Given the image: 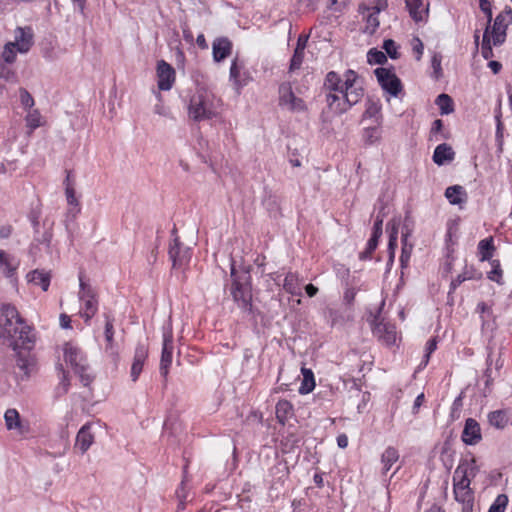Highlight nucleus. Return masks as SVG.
<instances>
[{"label":"nucleus","instance_id":"f257e3e1","mask_svg":"<svg viewBox=\"0 0 512 512\" xmlns=\"http://www.w3.org/2000/svg\"><path fill=\"white\" fill-rule=\"evenodd\" d=\"M3 338L7 339L9 346L14 351H18L16 366L19 372H16L17 376L21 380L28 379L35 367V361L29 353L36 340L33 328L23 319L12 328L11 335H5Z\"/></svg>","mask_w":512,"mask_h":512},{"label":"nucleus","instance_id":"f03ea898","mask_svg":"<svg viewBox=\"0 0 512 512\" xmlns=\"http://www.w3.org/2000/svg\"><path fill=\"white\" fill-rule=\"evenodd\" d=\"M231 277V295L234 302L244 313L251 314L253 305L250 273L248 271L237 272L232 264Z\"/></svg>","mask_w":512,"mask_h":512},{"label":"nucleus","instance_id":"7ed1b4c3","mask_svg":"<svg viewBox=\"0 0 512 512\" xmlns=\"http://www.w3.org/2000/svg\"><path fill=\"white\" fill-rule=\"evenodd\" d=\"M364 96L363 80L354 70L345 72V89L342 94V103L336 107V113L343 114L356 105Z\"/></svg>","mask_w":512,"mask_h":512},{"label":"nucleus","instance_id":"20e7f679","mask_svg":"<svg viewBox=\"0 0 512 512\" xmlns=\"http://www.w3.org/2000/svg\"><path fill=\"white\" fill-rule=\"evenodd\" d=\"M455 502L461 505V512L474 511V495L470 489V480L466 476V469L458 467L453 476Z\"/></svg>","mask_w":512,"mask_h":512},{"label":"nucleus","instance_id":"39448f33","mask_svg":"<svg viewBox=\"0 0 512 512\" xmlns=\"http://www.w3.org/2000/svg\"><path fill=\"white\" fill-rule=\"evenodd\" d=\"M189 118L196 122L212 119L216 116L211 96L206 92H199L190 99L188 107Z\"/></svg>","mask_w":512,"mask_h":512},{"label":"nucleus","instance_id":"423d86ee","mask_svg":"<svg viewBox=\"0 0 512 512\" xmlns=\"http://www.w3.org/2000/svg\"><path fill=\"white\" fill-rule=\"evenodd\" d=\"M64 358L66 363H69L74 372L79 376L82 384L88 386L92 382L93 377L87 372L89 367L81 351L72 344L66 343L64 345Z\"/></svg>","mask_w":512,"mask_h":512},{"label":"nucleus","instance_id":"0eeeda50","mask_svg":"<svg viewBox=\"0 0 512 512\" xmlns=\"http://www.w3.org/2000/svg\"><path fill=\"white\" fill-rule=\"evenodd\" d=\"M511 23L512 10L510 8L496 16L491 30L489 29V36L494 46H500L505 42L506 30Z\"/></svg>","mask_w":512,"mask_h":512},{"label":"nucleus","instance_id":"6e6552de","mask_svg":"<svg viewBox=\"0 0 512 512\" xmlns=\"http://www.w3.org/2000/svg\"><path fill=\"white\" fill-rule=\"evenodd\" d=\"M173 331L171 321L163 326V347L160 360V373L166 378L169 373V367L172 363L173 354Z\"/></svg>","mask_w":512,"mask_h":512},{"label":"nucleus","instance_id":"1a4fd4ad","mask_svg":"<svg viewBox=\"0 0 512 512\" xmlns=\"http://www.w3.org/2000/svg\"><path fill=\"white\" fill-rule=\"evenodd\" d=\"M22 320L15 306L2 304L0 306V337L11 335L12 328Z\"/></svg>","mask_w":512,"mask_h":512},{"label":"nucleus","instance_id":"9d476101","mask_svg":"<svg viewBox=\"0 0 512 512\" xmlns=\"http://www.w3.org/2000/svg\"><path fill=\"white\" fill-rule=\"evenodd\" d=\"M374 73L382 89L390 95L396 97L401 92V81L391 70L380 67L377 68Z\"/></svg>","mask_w":512,"mask_h":512},{"label":"nucleus","instance_id":"9b49d317","mask_svg":"<svg viewBox=\"0 0 512 512\" xmlns=\"http://www.w3.org/2000/svg\"><path fill=\"white\" fill-rule=\"evenodd\" d=\"M169 258L173 268H181L187 265L191 259V249L185 247L178 236H175L169 245Z\"/></svg>","mask_w":512,"mask_h":512},{"label":"nucleus","instance_id":"f8f14e48","mask_svg":"<svg viewBox=\"0 0 512 512\" xmlns=\"http://www.w3.org/2000/svg\"><path fill=\"white\" fill-rule=\"evenodd\" d=\"M279 105L286 106L292 112H301L306 110V105L301 98L293 93L290 83H282L279 86Z\"/></svg>","mask_w":512,"mask_h":512},{"label":"nucleus","instance_id":"ddd939ff","mask_svg":"<svg viewBox=\"0 0 512 512\" xmlns=\"http://www.w3.org/2000/svg\"><path fill=\"white\" fill-rule=\"evenodd\" d=\"M15 40L11 43L21 54L27 53L34 44V33L31 27H17L14 31Z\"/></svg>","mask_w":512,"mask_h":512},{"label":"nucleus","instance_id":"4468645a","mask_svg":"<svg viewBox=\"0 0 512 512\" xmlns=\"http://www.w3.org/2000/svg\"><path fill=\"white\" fill-rule=\"evenodd\" d=\"M157 77L158 88L163 91L170 90L175 81V70L167 62L160 60L157 63Z\"/></svg>","mask_w":512,"mask_h":512},{"label":"nucleus","instance_id":"2eb2a0df","mask_svg":"<svg viewBox=\"0 0 512 512\" xmlns=\"http://www.w3.org/2000/svg\"><path fill=\"white\" fill-rule=\"evenodd\" d=\"M373 334L385 345L392 346L396 343L397 332L395 325L379 321L373 327Z\"/></svg>","mask_w":512,"mask_h":512},{"label":"nucleus","instance_id":"dca6fc26","mask_svg":"<svg viewBox=\"0 0 512 512\" xmlns=\"http://www.w3.org/2000/svg\"><path fill=\"white\" fill-rule=\"evenodd\" d=\"M462 440L464 443L474 445L481 440V430L479 424L472 418L466 420L465 427L462 432Z\"/></svg>","mask_w":512,"mask_h":512},{"label":"nucleus","instance_id":"f3484780","mask_svg":"<svg viewBox=\"0 0 512 512\" xmlns=\"http://www.w3.org/2000/svg\"><path fill=\"white\" fill-rule=\"evenodd\" d=\"M322 89L324 92H338L342 95L343 90L345 89V75L342 78L335 71L328 72L326 74Z\"/></svg>","mask_w":512,"mask_h":512},{"label":"nucleus","instance_id":"a211bd4d","mask_svg":"<svg viewBox=\"0 0 512 512\" xmlns=\"http://www.w3.org/2000/svg\"><path fill=\"white\" fill-rule=\"evenodd\" d=\"M148 356V349L145 345L139 344L135 349L134 359L131 366L132 381H136L142 372L144 362Z\"/></svg>","mask_w":512,"mask_h":512},{"label":"nucleus","instance_id":"6ab92c4d","mask_svg":"<svg viewBox=\"0 0 512 512\" xmlns=\"http://www.w3.org/2000/svg\"><path fill=\"white\" fill-rule=\"evenodd\" d=\"M212 49L214 61L221 62L231 54L232 43L226 37L217 38L213 42Z\"/></svg>","mask_w":512,"mask_h":512},{"label":"nucleus","instance_id":"aec40b11","mask_svg":"<svg viewBox=\"0 0 512 512\" xmlns=\"http://www.w3.org/2000/svg\"><path fill=\"white\" fill-rule=\"evenodd\" d=\"M411 235V229L408 227V224L403 225V231H402V249H401V256H400V264L401 268H406L408 266L411 253L413 250V244L408 242V237Z\"/></svg>","mask_w":512,"mask_h":512},{"label":"nucleus","instance_id":"412c9836","mask_svg":"<svg viewBox=\"0 0 512 512\" xmlns=\"http://www.w3.org/2000/svg\"><path fill=\"white\" fill-rule=\"evenodd\" d=\"M19 266V261L12 255L4 250H0V271L10 278L12 277Z\"/></svg>","mask_w":512,"mask_h":512},{"label":"nucleus","instance_id":"4be33fe9","mask_svg":"<svg viewBox=\"0 0 512 512\" xmlns=\"http://www.w3.org/2000/svg\"><path fill=\"white\" fill-rule=\"evenodd\" d=\"M91 425L89 423L81 427L76 437V447L80 449L81 453H85L94 441V436L90 432Z\"/></svg>","mask_w":512,"mask_h":512},{"label":"nucleus","instance_id":"5701e85b","mask_svg":"<svg viewBox=\"0 0 512 512\" xmlns=\"http://www.w3.org/2000/svg\"><path fill=\"white\" fill-rule=\"evenodd\" d=\"M410 16L416 21H422L428 12V6L423 0H405Z\"/></svg>","mask_w":512,"mask_h":512},{"label":"nucleus","instance_id":"b1692460","mask_svg":"<svg viewBox=\"0 0 512 512\" xmlns=\"http://www.w3.org/2000/svg\"><path fill=\"white\" fill-rule=\"evenodd\" d=\"M27 280L39 285L43 291H47L50 285L51 275L50 272L35 269L27 274Z\"/></svg>","mask_w":512,"mask_h":512},{"label":"nucleus","instance_id":"393cba45","mask_svg":"<svg viewBox=\"0 0 512 512\" xmlns=\"http://www.w3.org/2000/svg\"><path fill=\"white\" fill-rule=\"evenodd\" d=\"M494 364L495 370L499 371L503 366V360L501 359V349L498 350L497 353H495L492 348H490V352L487 357V369H486V385H489V383L493 380L492 377V365Z\"/></svg>","mask_w":512,"mask_h":512},{"label":"nucleus","instance_id":"a878e982","mask_svg":"<svg viewBox=\"0 0 512 512\" xmlns=\"http://www.w3.org/2000/svg\"><path fill=\"white\" fill-rule=\"evenodd\" d=\"M450 205H458L462 210L468 201V195L465 189L460 185L450 186L449 195Z\"/></svg>","mask_w":512,"mask_h":512},{"label":"nucleus","instance_id":"bb28decb","mask_svg":"<svg viewBox=\"0 0 512 512\" xmlns=\"http://www.w3.org/2000/svg\"><path fill=\"white\" fill-rule=\"evenodd\" d=\"M6 427L8 430L16 429L19 434H24L26 429L20 421V416L17 410L8 409L4 415Z\"/></svg>","mask_w":512,"mask_h":512},{"label":"nucleus","instance_id":"cd10ccee","mask_svg":"<svg viewBox=\"0 0 512 512\" xmlns=\"http://www.w3.org/2000/svg\"><path fill=\"white\" fill-rule=\"evenodd\" d=\"M488 421L491 426L497 429H503L509 423L507 410H495L488 414Z\"/></svg>","mask_w":512,"mask_h":512},{"label":"nucleus","instance_id":"c85d7f7f","mask_svg":"<svg viewBox=\"0 0 512 512\" xmlns=\"http://www.w3.org/2000/svg\"><path fill=\"white\" fill-rule=\"evenodd\" d=\"M495 246L493 238H485L478 243V252L481 261H491Z\"/></svg>","mask_w":512,"mask_h":512},{"label":"nucleus","instance_id":"c756f323","mask_svg":"<svg viewBox=\"0 0 512 512\" xmlns=\"http://www.w3.org/2000/svg\"><path fill=\"white\" fill-rule=\"evenodd\" d=\"M399 459L398 451L393 447H388L381 456V462L383 464V473H387L392 465Z\"/></svg>","mask_w":512,"mask_h":512},{"label":"nucleus","instance_id":"7c9ffc66","mask_svg":"<svg viewBox=\"0 0 512 512\" xmlns=\"http://www.w3.org/2000/svg\"><path fill=\"white\" fill-rule=\"evenodd\" d=\"M283 287L292 295H301L298 276L292 272L287 273L285 276Z\"/></svg>","mask_w":512,"mask_h":512},{"label":"nucleus","instance_id":"2f4dec72","mask_svg":"<svg viewBox=\"0 0 512 512\" xmlns=\"http://www.w3.org/2000/svg\"><path fill=\"white\" fill-rule=\"evenodd\" d=\"M303 380L299 388L300 394H308L315 387L313 372L310 369L302 368Z\"/></svg>","mask_w":512,"mask_h":512},{"label":"nucleus","instance_id":"473e14b6","mask_svg":"<svg viewBox=\"0 0 512 512\" xmlns=\"http://www.w3.org/2000/svg\"><path fill=\"white\" fill-rule=\"evenodd\" d=\"M58 370L60 373V382L55 388V397L59 398L67 394L69 387H70V381L68 378V373L63 369V366L60 364L58 366Z\"/></svg>","mask_w":512,"mask_h":512},{"label":"nucleus","instance_id":"72a5a7b5","mask_svg":"<svg viewBox=\"0 0 512 512\" xmlns=\"http://www.w3.org/2000/svg\"><path fill=\"white\" fill-rule=\"evenodd\" d=\"M276 417L280 423H284L292 415V404L287 400H280L276 404Z\"/></svg>","mask_w":512,"mask_h":512},{"label":"nucleus","instance_id":"f704fd0d","mask_svg":"<svg viewBox=\"0 0 512 512\" xmlns=\"http://www.w3.org/2000/svg\"><path fill=\"white\" fill-rule=\"evenodd\" d=\"M388 7L387 0H368L367 4H360L359 11L361 13H365V11H375V13H380L381 11L386 10Z\"/></svg>","mask_w":512,"mask_h":512},{"label":"nucleus","instance_id":"c9c22d12","mask_svg":"<svg viewBox=\"0 0 512 512\" xmlns=\"http://www.w3.org/2000/svg\"><path fill=\"white\" fill-rule=\"evenodd\" d=\"M366 12H367L366 25H365V28L363 31L366 34L373 35L380 25V21H379V17H378L379 13H375V11H366Z\"/></svg>","mask_w":512,"mask_h":512},{"label":"nucleus","instance_id":"e433bc0d","mask_svg":"<svg viewBox=\"0 0 512 512\" xmlns=\"http://www.w3.org/2000/svg\"><path fill=\"white\" fill-rule=\"evenodd\" d=\"M433 161L437 165H443L448 160V144L442 143L438 145L433 154Z\"/></svg>","mask_w":512,"mask_h":512},{"label":"nucleus","instance_id":"4c0bfd02","mask_svg":"<svg viewBox=\"0 0 512 512\" xmlns=\"http://www.w3.org/2000/svg\"><path fill=\"white\" fill-rule=\"evenodd\" d=\"M79 281H80V292H79L80 300L86 301V299H96V294H95L93 288L83 281L82 273H80V275H79Z\"/></svg>","mask_w":512,"mask_h":512},{"label":"nucleus","instance_id":"58836bf2","mask_svg":"<svg viewBox=\"0 0 512 512\" xmlns=\"http://www.w3.org/2000/svg\"><path fill=\"white\" fill-rule=\"evenodd\" d=\"M367 59L369 64L383 65L387 62V56L382 51L372 48L367 53Z\"/></svg>","mask_w":512,"mask_h":512},{"label":"nucleus","instance_id":"ea45409f","mask_svg":"<svg viewBox=\"0 0 512 512\" xmlns=\"http://www.w3.org/2000/svg\"><path fill=\"white\" fill-rule=\"evenodd\" d=\"M491 41L489 36V26L486 27L485 32L483 34L481 54L485 59H489L493 57V51L491 47Z\"/></svg>","mask_w":512,"mask_h":512},{"label":"nucleus","instance_id":"a19ab883","mask_svg":"<svg viewBox=\"0 0 512 512\" xmlns=\"http://www.w3.org/2000/svg\"><path fill=\"white\" fill-rule=\"evenodd\" d=\"M104 317H105V331H104L105 339H106L108 345L111 346L113 343V336H114V318L108 313H105Z\"/></svg>","mask_w":512,"mask_h":512},{"label":"nucleus","instance_id":"79ce46f5","mask_svg":"<svg viewBox=\"0 0 512 512\" xmlns=\"http://www.w3.org/2000/svg\"><path fill=\"white\" fill-rule=\"evenodd\" d=\"M17 48L10 42L6 43L2 52V58L5 63L13 64L16 61Z\"/></svg>","mask_w":512,"mask_h":512},{"label":"nucleus","instance_id":"37998d69","mask_svg":"<svg viewBox=\"0 0 512 512\" xmlns=\"http://www.w3.org/2000/svg\"><path fill=\"white\" fill-rule=\"evenodd\" d=\"M379 241V237L371 235L370 239L367 242V246L364 251L360 252L359 258L361 260H367L371 258L372 253L377 248Z\"/></svg>","mask_w":512,"mask_h":512},{"label":"nucleus","instance_id":"c03bdc74","mask_svg":"<svg viewBox=\"0 0 512 512\" xmlns=\"http://www.w3.org/2000/svg\"><path fill=\"white\" fill-rule=\"evenodd\" d=\"M490 265L492 269L490 272H488V278L491 281H495L500 284L502 279V269L499 260H491Z\"/></svg>","mask_w":512,"mask_h":512},{"label":"nucleus","instance_id":"a18cd8bd","mask_svg":"<svg viewBox=\"0 0 512 512\" xmlns=\"http://www.w3.org/2000/svg\"><path fill=\"white\" fill-rule=\"evenodd\" d=\"M397 235L398 230L395 225H393L392 230L389 235V243H388V251H389V262L392 263L395 256V249L397 247Z\"/></svg>","mask_w":512,"mask_h":512},{"label":"nucleus","instance_id":"49530a36","mask_svg":"<svg viewBox=\"0 0 512 512\" xmlns=\"http://www.w3.org/2000/svg\"><path fill=\"white\" fill-rule=\"evenodd\" d=\"M436 346H437V340L436 338H432L430 339L428 342H427V346H426V351H425V354L423 356V360L421 361V363L419 364L418 368H417V371L423 369L424 367H426V365L428 364L429 362V359H430V355L432 354V352L436 349Z\"/></svg>","mask_w":512,"mask_h":512},{"label":"nucleus","instance_id":"de8ad7c7","mask_svg":"<svg viewBox=\"0 0 512 512\" xmlns=\"http://www.w3.org/2000/svg\"><path fill=\"white\" fill-rule=\"evenodd\" d=\"M382 48L385 50L386 55H388L391 59H398L400 54L398 52V45L392 39H387L384 41Z\"/></svg>","mask_w":512,"mask_h":512},{"label":"nucleus","instance_id":"09e8293b","mask_svg":"<svg viewBox=\"0 0 512 512\" xmlns=\"http://www.w3.org/2000/svg\"><path fill=\"white\" fill-rule=\"evenodd\" d=\"M25 120L27 126L32 130L41 126V115L38 110L29 111Z\"/></svg>","mask_w":512,"mask_h":512},{"label":"nucleus","instance_id":"8fccbe9b","mask_svg":"<svg viewBox=\"0 0 512 512\" xmlns=\"http://www.w3.org/2000/svg\"><path fill=\"white\" fill-rule=\"evenodd\" d=\"M52 240V232L50 230L45 231L40 238H35L30 248V253L34 254L38 244H45L47 248L50 247Z\"/></svg>","mask_w":512,"mask_h":512},{"label":"nucleus","instance_id":"3c124183","mask_svg":"<svg viewBox=\"0 0 512 512\" xmlns=\"http://www.w3.org/2000/svg\"><path fill=\"white\" fill-rule=\"evenodd\" d=\"M508 503V498L506 495L501 494L498 495L495 499L494 503L489 508L488 512H504Z\"/></svg>","mask_w":512,"mask_h":512},{"label":"nucleus","instance_id":"603ef678","mask_svg":"<svg viewBox=\"0 0 512 512\" xmlns=\"http://www.w3.org/2000/svg\"><path fill=\"white\" fill-rule=\"evenodd\" d=\"M304 60V51L294 50L293 56L290 61L289 72H294L301 68Z\"/></svg>","mask_w":512,"mask_h":512},{"label":"nucleus","instance_id":"864d4df0","mask_svg":"<svg viewBox=\"0 0 512 512\" xmlns=\"http://www.w3.org/2000/svg\"><path fill=\"white\" fill-rule=\"evenodd\" d=\"M338 92H325L326 103L328 107L336 112V107L342 103V96Z\"/></svg>","mask_w":512,"mask_h":512},{"label":"nucleus","instance_id":"5fc2aeb1","mask_svg":"<svg viewBox=\"0 0 512 512\" xmlns=\"http://www.w3.org/2000/svg\"><path fill=\"white\" fill-rule=\"evenodd\" d=\"M380 112L381 106L377 102L368 99L364 115L370 118H378V116H380Z\"/></svg>","mask_w":512,"mask_h":512},{"label":"nucleus","instance_id":"6e6d98bb","mask_svg":"<svg viewBox=\"0 0 512 512\" xmlns=\"http://www.w3.org/2000/svg\"><path fill=\"white\" fill-rule=\"evenodd\" d=\"M20 102L24 109H31L34 106V99L32 95L25 89H19Z\"/></svg>","mask_w":512,"mask_h":512},{"label":"nucleus","instance_id":"4d7b16f0","mask_svg":"<svg viewBox=\"0 0 512 512\" xmlns=\"http://www.w3.org/2000/svg\"><path fill=\"white\" fill-rule=\"evenodd\" d=\"M243 68V65L238 64L237 58H235L230 67V79H232L235 84L239 83L240 71Z\"/></svg>","mask_w":512,"mask_h":512},{"label":"nucleus","instance_id":"13d9d810","mask_svg":"<svg viewBox=\"0 0 512 512\" xmlns=\"http://www.w3.org/2000/svg\"><path fill=\"white\" fill-rule=\"evenodd\" d=\"M436 104H438L440 107L441 115L448 114V94H440L436 99Z\"/></svg>","mask_w":512,"mask_h":512},{"label":"nucleus","instance_id":"bf43d9fd","mask_svg":"<svg viewBox=\"0 0 512 512\" xmlns=\"http://www.w3.org/2000/svg\"><path fill=\"white\" fill-rule=\"evenodd\" d=\"M65 194H66V199H67V202L69 205H72V206H79V202L76 198V192H75V188L74 187H66L65 188Z\"/></svg>","mask_w":512,"mask_h":512},{"label":"nucleus","instance_id":"052dcab7","mask_svg":"<svg viewBox=\"0 0 512 512\" xmlns=\"http://www.w3.org/2000/svg\"><path fill=\"white\" fill-rule=\"evenodd\" d=\"M383 220H384V214L377 215L376 220L374 222L372 235L379 237V238L381 237Z\"/></svg>","mask_w":512,"mask_h":512},{"label":"nucleus","instance_id":"680f3d73","mask_svg":"<svg viewBox=\"0 0 512 512\" xmlns=\"http://www.w3.org/2000/svg\"><path fill=\"white\" fill-rule=\"evenodd\" d=\"M480 9L487 15L488 23L492 20V8L491 3L488 0H480L479 1Z\"/></svg>","mask_w":512,"mask_h":512},{"label":"nucleus","instance_id":"e2e57ef3","mask_svg":"<svg viewBox=\"0 0 512 512\" xmlns=\"http://www.w3.org/2000/svg\"><path fill=\"white\" fill-rule=\"evenodd\" d=\"M424 45L419 38L413 39V52L416 54V60H420L423 54Z\"/></svg>","mask_w":512,"mask_h":512},{"label":"nucleus","instance_id":"0e129e2a","mask_svg":"<svg viewBox=\"0 0 512 512\" xmlns=\"http://www.w3.org/2000/svg\"><path fill=\"white\" fill-rule=\"evenodd\" d=\"M443 122L440 119H437L433 122L431 130H430V140L433 141L434 137L442 130Z\"/></svg>","mask_w":512,"mask_h":512},{"label":"nucleus","instance_id":"69168bd1","mask_svg":"<svg viewBox=\"0 0 512 512\" xmlns=\"http://www.w3.org/2000/svg\"><path fill=\"white\" fill-rule=\"evenodd\" d=\"M84 302V311L97 312V299H86Z\"/></svg>","mask_w":512,"mask_h":512},{"label":"nucleus","instance_id":"338daca9","mask_svg":"<svg viewBox=\"0 0 512 512\" xmlns=\"http://www.w3.org/2000/svg\"><path fill=\"white\" fill-rule=\"evenodd\" d=\"M308 38H309L308 35H300L297 39V44H296L295 50L305 51V48H306L307 42H308Z\"/></svg>","mask_w":512,"mask_h":512},{"label":"nucleus","instance_id":"774afa93","mask_svg":"<svg viewBox=\"0 0 512 512\" xmlns=\"http://www.w3.org/2000/svg\"><path fill=\"white\" fill-rule=\"evenodd\" d=\"M176 495L177 497L179 498L180 500V505H181V508L183 509L184 506V501L186 500L187 498V495H186V492H185V486H184V481H182L180 487L177 489L176 491Z\"/></svg>","mask_w":512,"mask_h":512}]
</instances>
